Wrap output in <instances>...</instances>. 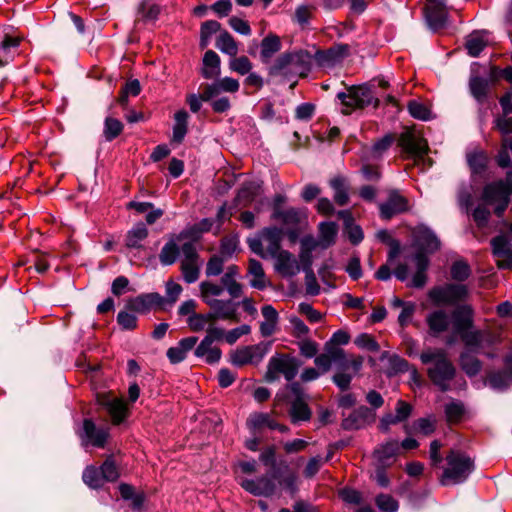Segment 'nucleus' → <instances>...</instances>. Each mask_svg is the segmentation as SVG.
I'll list each match as a JSON object with an SVG mask.
<instances>
[{
    "label": "nucleus",
    "mask_w": 512,
    "mask_h": 512,
    "mask_svg": "<svg viewBox=\"0 0 512 512\" xmlns=\"http://www.w3.org/2000/svg\"><path fill=\"white\" fill-rule=\"evenodd\" d=\"M422 364H431L427 369V375L431 382L442 392L451 389L450 382L456 376V368L442 348H427L420 354Z\"/></svg>",
    "instance_id": "1"
},
{
    "label": "nucleus",
    "mask_w": 512,
    "mask_h": 512,
    "mask_svg": "<svg viewBox=\"0 0 512 512\" xmlns=\"http://www.w3.org/2000/svg\"><path fill=\"white\" fill-rule=\"evenodd\" d=\"M312 57L303 50L283 53L269 67V75L291 82L293 87L298 77H306L311 70Z\"/></svg>",
    "instance_id": "2"
},
{
    "label": "nucleus",
    "mask_w": 512,
    "mask_h": 512,
    "mask_svg": "<svg viewBox=\"0 0 512 512\" xmlns=\"http://www.w3.org/2000/svg\"><path fill=\"white\" fill-rule=\"evenodd\" d=\"M286 473H280L278 478L273 477V472L269 475L261 476L257 479H244L241 481V487L254 496L270 497L276 493L277 484L285 487L292 495L297 491V476L290 471L288 465H284Z\"/></svg>",
    "instance_id": "3"
},
{
    "label": "nucleus",
    "mask_w": 512,
    "mask_h": 512,
    "mask_svg": "<svg viewBox=\"0 0 512 512\" xmlns=\"http://www.w3.org/2000/svg\"><path fill=\"white\" fill-rule=\"evenodd\" d=\"M446 468L443 470L440 483L443 486L465 482L474 471V461L464 452L451 449L446 457Z\"/></svg>",
    "instance_id": "4"
},
{
    "label": "nucleus",
    "mask_w": 512,
    "mask_h": 512,
    "mask_svg": "<svg viewBox=\"0 0 512 512\" xmlns=\"http://www.w3.org/2000/svg\"><path fill=\"white\" fill-rule=\"evenodd\" d=\"M469 297V288L462 283H444L432 287L428 292L431 303L437 307H457Z\"/></svg>",
    "instance_id": "5"
},
{
    "label": "nucleus",
    "mask_w": 512,
    "mask_h": 512,
    "mask_svg": "<svg viewBox=\"0 0 512 512\" xmlns=\"http://www.w3.org/2000/svg\"><path fill=\"white\" fill-rule=\"evenodd\" d=\"M512 195V171L506 172L505 181L487 184L482 193V200L487 205H495L494 213L502 217Z\"/></svg>",
    "instance_id": "6"
},
{
    "label": "nucleus",
    "mask_w": 512,
    "mask_h": 512,
    "mask_svg": "<svg viewBox=\"0 0 512 512\" xmlns=\"http://www.w3.org/2000/svg\"><path fill=\"white\" fill-rule=\"evenodd\" d=\"M300 365V361L289 354H276L269 359L265 380L274 382L283 375L290 382L296 377Z\"/></svg>",
    "instance_id": "7"
},
{
    "label": "nucleus",
    "mask_w": 512,
    "mask_h": 512,
    "mask_svg": "<svg viewBox=\"0 0 512 512\" xmlns=\"http://www.w3.org/2000/svg\"><path fill=\"white\" fill-rule=\"evenodd\" d=\"M291 393L288 398L290 408L288 414L293 424L307 422L311 419L312 411L307 403V395L298 382H292L286 386Z\"/></svg>",
    "instance_id": "8"
},
{
    "label": "nucleus",
    "mask_w": 512,
    "mask_h": 512,
    "mask_svg": "<svg viewBox=\"0 0 512 512\" xmlns=\"http://www.w3.org/2000/svg\"><path fill=\"white\" fill-rule=\"evenodd\" d=\"M337 98L347 108L344 113H349L353 109H363L370 105L376 108L379 104V100L367 86L350 87L347 93L339 92Z\"/></svg>",
    "instance_id": "9"
},
{
    "label": "nucleus",
    "mask_w": 512,
    "mask_h": 512,
    "mask_svg": "<svg viewBox=\"0 0 512 512\" xmlns=\"http://www.w3.org/2000/svg\"><path fill=\"white\" fill-rule=\"evenodd\" d=\"M77 434L83 446L91 445L96 448H104L110 436V428L108 426L98 427L92 419L85 418Z\"/></svg>",
    "instance_id": "10"
},
{
    "label": "nucleus",
    "mask_w": 512,
    "mask_h": 512,
    "mask_svg": "<svg viewBox=\"0 0 512 512\" xmlns=\"http://www.w3.org/2000/svg\"><path fill=\"white\" fill-rule=\"evenodd\" d=\"M491 253L498 269H512V239L508 234L501 233L490 240Z\"/></svg>",
    "instance_id": "11"
},
{
    "label": "nucleus",
    "mask_w": 512,
    "mask_h": 512,
    "mask_svg": "<svg viewBox=\"0 0 512 512\" xmlns=\"http://www.w3.org/2000/svg\"><path fill=\"white\" fill-rule=\"evenodd\" d=\"M183 259L181 272L186 283L191 284L198 280L200 275L199 254L193 242H185L181 246Z\"/></svg>",
    "instance_id": "12"
},
{
    "label": "nucleus",
    "mask_w": 512,
    "mask_h": 512,
    "mask_svg": "<svg viewBox=\"0 0 512 512\" xmlns=\"http://www.w3.org/2000/svg\"><path fill=\"white\" fill-rule=\"evenodd\" d=\"M424 12L427 25L432 31L436 32L447 26L449 15L444 0H426Z\"/></svg>",
    "instance_id": "13"
},
{
    "label": "nucleus",
    "mask_w": 512,
    "mask_h": 512,
    "mask_svg": "<svg viewBox=\"0 0 512 512\" xmlns=\"http://www.w3.org/2000/svg\"><path fill=\"white\" fill-rule=\"evenodd\" d=\"M266 353L267 349L262 344L243 346L231 353L230 362L238 367L247 364H258Z\"/></svg>",
    "instance_id": "14"
},
{
    "label": "nucleus",
    "mask_w": 512,
    "mask_h": 512,
    "mask_svg": "<svg viewBox=\"0 0 512 512\" xmlns=\"http://www.w3.org/2000/svg\"><path fill=\"white\" fill-rule=\"evenodd\" d=\"M409 209V202L398 190H390L388 198L379 205L380 216L385 220L391 219L397 214L404 213Z\"/></svg>",
    "instance_id": "15"
},
{
    "label": "nucleus",
    "mask_w": 512,
    "mask_h": 512,
    "mask_svg": "<svg viewBox=\"0 0 512 512\" xmlns=\"http://www.w3.org/2000/svg\"><path fill=\"white\" fill-rule=\"evenodd\" d=\"M98 402L110 415L114 425H119L126 419L128 409L123 399L110 395H102L99 396Z\"/></svg>",
    "instance_id": "16"
},
{
    "label": "nucleus",
    "mask_w": 512,
    "mask_h": 512,
    "mask_svg": "<svg viewBox=\"0 0 512 512\" xmlns=\"http://www.w3.org/2000/svg\"><path fill=\"white\" fill-rule=\"evenodd\" d=\"M349 54V47L346 44L335 45L327 50H318L315 53V61L320 67H333L341 62Z\"/></svg>",
    "instance_id": "17"
},
{
    "label": "nucleus",
    "mask_w": 512,
    "mask_h": 512,
    "mask_svg": "<svg viewBox=\"0 0 512 512\" xmlns=\"http://www.w3.org/2000/svg\"><path fill=\"white\" fill-rule=\"evenodd\" d=\"M474 311L470 305L464 304L455 307L451 313L453 332L460 335L473 327Z\"/></svg>",
    "instance_id": "18"
},
{
    "label": "nucleus",
    "mask_w": 512,
    "mask_h": 512,
    "mask_svg": "<svg viewBox=\"0 0 512 512\" xmlns=\"http://www.w3.org/2000/svg\"><path fill=\"white\" fill-rule=\"evenodd\" d=\"M398 142L405 152L416 157H423L428 150L426 140L410 130L401 133Z\"/></svg>",
    "instance_id": "19"
},
{
    "label": "nucleus",
    "mask_w": 512,
    "mask_h": 512,
    "mask_svg": "<svg viewBox=\"0 0 512 512\" xmlns=\"http://www.w3.org/2000/svg\"><path fill=\"white\" fill-rule=\"evenodd\" d=\"M400 451L397 440H389L378 445L373 452L376 466H391Z\"/></svg>",
    "instance_id": "20"
},
{
    "label": "nucleus",
    "mask_w": 512,
    "mask_h": 512,
    "mask_svg": "<svg viewBox=\"0 0 512 512\" xmlns=\"http://www.w3.org/2000/svg\"><path fill=\"white\" fill-rule=\"evenodd\" d=\"M187 237V231H182L178 235L170 237L159 253V261L162 265L169 266L177 261L181 251L178 243Z\"/></svg>",
    "instance_id": "21"
},
{
    "label": "nucleus",
    "mask_w": 512,
    "mask_h": 512,
    "mask_svg": "<svg viewBox=\"0 0 512 512\" xmlns=\"http://www.w3.org/2000/svg\"><path fill=\"white\" fill-rule=\"evenodd\" d=\"M374 413L366 406H361L353 410L342 421V427L345 430H358L374 420Z\"/></svg>",
    "instance_id": "22"
},
{
    "label": "nucleus",
    "mask_w": 512,
    "mask_h": 512,
    "mask_svg": "<svg viewBox=\"0 0 512 512\" xmlns=\"http://www.w3.org/2000/svg\"><path fill=\"white\" fill-rule=\"evenodd\" d=\"M207 305L215 311L219 320L239 321V303L234 302L232 298L228 300H207Z\"/></svg>",
    "instance_id": "23"
},
{
    "label": "nucleus",
    "mask_w": 512,
    "mask_h": 512,
    "mask_svg": "<svg viewBox=\"0 0 512 512\" xmlns=\"http://www.w3.org/2000/svg\"><path fill=\"white\" fill-rule=\"evenodd\" d=\"M331 354L338 366L339 372L351 371L353 374H357L362 368L364 362L362 356H351L348 358L345 351L338 347H332Z\"/></svg>",
    "instance_id": "24"
},
{
    "label": "nucleus",
    "mask_w": 512,
    "mask_h": 512,
    "mask_svg": "<svg viewBox=\"0 0 512 512\" xmlns=\"http://www.w3.org/2000/svg\"><path fill=\"white\" fill-rule=\"evenodd\" d=\"M428 333L431 337L437 338L447 332L450 327V318L446 311L437 309L426 316Z\"/></svg>",
    "instance_id": "25"
},
{
    "label": "nucleus",
    "mask_w": 512,
    "mask_h": 512,
    "mask_svg": "<svg viewBox=\"0 0 512 512\" xmlns=\"http://www.w3.org/2000/svg\"><path fill=\"white\" fill-rule=\"evenodd\" d=\"M414 239L417 246L420 248L419 252L424 254L434 253L440 248V240L431 229L425 226H419L416 228L414 232Z\"/></svg>",
    "instance_id": "26"
},
{
    "label": "nucleus",
    "mask_w": 512,
    "mask_h": 512,
    "mask_svg": "<svg viewBox=\"0 0 512 512\" xmlns=\"http://www.w3.org/2000/svg\"><path fill=\"white\" fill-rule=\"evenodd\" d=\"M164 303H166V299L159 293H148L131 299L128 307L135 312L146 313L152 307H162Z\"/></svg>",
    "instance_id": "27"
},
{
    "label": "nucleus",
    "mask_w": 512,
    "mask_h": 512,
    "mask_svg": "<svg viewBox=\"0 0 512 512\" xmlns=\"http://www.w3.org/2000/svg\"><path fill=\"white\" fill-rule=\"evenodd\" d=\"M488 383L498 390H504L512 384V353L506 356L503 370L489 374Z\"/></svg>",
    "instance_id": "28"
},
{
    "label": "nucleus",
    "mask_w": 512,
    "mask_h": 512,
    "mask_svg": "<svg viewBox=\"0 0 512 512\" xmlns=\"http://www.w3.org/2000/svg\"><path fill=\"white\" fill-rule=\"evenodd\" d=\"M413 261L415 262L417 270L411 281L408 283V286L412 288H422L427 282L426 271L429 267V259L426 254L417 252L413 256Z\"/></svg>",
    "instance_id": "29"
},
{
    "label": "nucleus",
    "mask_w": 512,
    "mask_h": 512,
    "mask_svg": "<svg viewBox=\"0 0 512 512\" xmlns=\"http://www.w3.org/2000/svg\"><path fill=\"white\" fill-rule=\"evenodd\" d=\"M264 320L260 323V333L263 337L272 336L277 330L279 314L272 305H264L261 308Z\"/></svg>",
    "instance_id": "30"
},
{
    "label": "nucleus",
    "mask_w": 512,
    "mask_h": 512,
    "mask_svg": "<svg viewBox=\"0 0 512 512\" xmlns=\"http://www.w3.org/2000/svg\"><path fill=\"white\" fill-rule=\"evenodd\" d=\"M274 258L276 259L275 269L281 275L294 276L299 272V265L290 252L282 250Z\"/></svg>",
    "instance_id": "31"
},
{
    "label": "nucleus",
    "mask_w": 512,
    "mask_h": 512,
    "mask_svg": "<svg viewBox=\"0 0 512 512\" xmlns=\"http://www.w3.org/2000/svg\"><path fill=\"white\" fill-rule=\"evenodd\" d=\"M459 337L467 348L466 351L479 353L483 347V343L488 338V334L482 330L470 329L460 334Z\"/></svg>",
    "instance_id": "32"
},
{
    "label": "nucleus",
    "mask_w": 512,
    "mask_h": 512,
    "mask_svg": "<svg viewBox=\"0 0 512 512\" xmlns=\"http://www.w3.org/2000/svg\"><path fill=\"white\" fill-rule=\"evenodd\" d=\"M195 356L204 358L208 364L218 363L221 359L222 352L220 348L214 346L213 343L209 342L208 339H202L199 345L196 347Z\"/></svg>",
    "instance_id": "33"
},
{
    "label": "nucleus",
    "mask_w": 512,
    "mask_h": 512,
    "mask_svg": "<svg viewBox=\"0 0 512 512\" xmlns=\"http://www.w3.org/2000/svg\"><path fill=\"white\" fill-rule=\"evenodd\" d=\"M276 420L269 413L254 412L247 419V427L254 434L264 428L274 430Z\"/></svg>",
    "instance_id": "34"
},
{
    "label": "nucleus",
    "mask_w": 512,
    "mask_h": 512,
    "mask_svg": "<svg viewBox=\"0 0 512 512\" xmlns=\"http://www.w3.org/2000/svg\"><path fill=\"white\" fill-rule=\"evenodd\" d=\"M201 74L205 79H214L220 74V57L213 50L205 52Z\"/></svg>",
    "instance_id": "35"
},
{
    "label": "nucleus",
    "mask_w": 512,
    "mask_h": 512,
    "mask_svg": "<svg viewBox=\"0 0 512 512\" xmlns=\"http://www.w3.org/2000/svg\"><path fill=\"white\" fill-rule=\"evenodd\" d=\"M330 187L334 191V201L339 206H345L349 202V183L343 176H337L330 180Z\"/></svg>",
    "instance_id": "36"
},
{
    "label": "nucleus",
    "mask_w": 512,
    "mask_h": 512,
    "mask_svg": "<svg viewBox=\"0 0 512 512\" xmlns=\"http://www.w3.org/2000/svg\"><path fill=\"white\" fill-rule=\"evenodd\" d=\"M248 275L251 276L249 281L251 287L258 290H264L267 287L268 281L266 280L262 264L258 260H249Z\"/></svg>",
    "instance_id": "37"
},
{
    "label": "nucleus",
    "mask_w": 512,
    "mask_h": 512,
    "mask_svg": "<svg viewBox=\"0 0 512 512\" xmlns=\"http://www.w3.org/2000/svg\"><path fill=\"white\" fill-rule=\"evenodd\" d=\"M474 352L464 351L460 354L459 362L461 369L469 377H474L482 370V362L473 355Z\"/></svg>",
    "instance_id": "38"
},
{
    "label": "nucleus",
    "mask_w": 512,
    "mask_h": 512,
    "mask_svg": "<svg viewBox=\"0 0 512 512\" xmlns=\"http://www.w3.org/2000/svg\"><path fill=\"white\" fill-rule=\"evenodd\" d=\"M444 413L448 424H458L463 420L466 408L462 401L453 399L444 406Z\"/></svg>",
    "instance_id": "39"
},
{
    "label": "nucleus",
    "mask_w": 512,
    "mask_h": 512,
    "mask_svg": "<svg viewBox=\"0 0 512 512\" xmlns=\"http://www.w3.org/2000/svg\"><path fill=\"white\" fill-rule=\"evenodd\" d=\"M259 185L255 182H245L235 197V206H248L257 196Z\"/></svg>",
    "instance_id": "40"
},
{
    "label": "nucleus",
    "mask_w": 512,
    "mask_h": 512,
    "mask_svg": "<svg viewBox=\"0 0 512 512\" xmlns=\"http://www.w3.org/2000/svg\"><path fill=\"white\" fill-rule=\"evenodd\" d=\"M189 114L185 110H179L174 115L173 137L172 140L176 143H181L188 131Z\"/></svg>",
    "instance_id": "41"
},
{
    "label": "nucleus",
    "mask_w": 512,
    "mask_h": 512,
    "mask_svg": "<svg viewBox=\"0 0 512 512\" xmlns=\"http://www.w3.org/2000/svg\"><path fill=\"white\" fill-rule=\"evenodd\" d=\"M281 41L277 35L270 34L261 41L260 56L263 62H268L272 56L280 51Z\"/></svg>",
    "instance_id": "42"
},
{
    "label": "nucleus",
    "mask_w": 512,
    "mask_h": 512,
    "mask_svg": "<svg viewBox=\"0 0 512 512\" xmlns=\"http://www.w3.org/2000/svg\"><path fill=\"white\" fill-rule=\"evenodd\" d=\"M264 241L267 242V254L275 257L282 250L281 248V231L278 228H267L263 232Z\"/></svg>",
    "instance_id": "43"
},
{
    "label": "nucleus",
    "mask_w": 512,
    "mask_h": 512,
    "mask_svg": "<svg viewBox=\"0 0 512 512\" xmlns=\"http://www.w3.org/2000/svg\"><path fill=\"white\" fill-rule=\"evenodd\" d=\"M319 246L326 249L335 243L337 226L333 222H322L319 226Z\"/></svg>",
    "instance_id": "44"
},
{
    "label": "nucleus",
    "mask_w": 512,
    "mask_h": 512,
    "mask_svg": "<svg viewBox=\"0 0 512 512\" xmlns=\"http://www.w3.org/2000/svg\"><path fill=\"white\" fill-rule=\"evenodd\" d=\"M148 236V229L145 224L138 223L126 235V246L128 248H140L141 242Z\"/></svg>",
    "instance_id": "45"
},
{
    "label": "nucleus",
    "mask_w": 512,
    "mask_h": 512,
    "mask_svg": "<svg viewBox=\"0 0 512 512\" xmlns=\"http://www.w3.org/2000/svg\"><path fill=\"white\" fill-rule=\"evenodd\" d=\"M19 43L20 39L18 37L5 36L0 44V67L5 66L12 60L13 53L11 50L17 48Z\"/></svg>",
    "instance_id": "46"
},
{
    "label": "nucleus",
    "mask_w": 512,
    "mask_h": 512,
    "mask_svg": "<svg viewBox=\"0 0 512 512\" xmlns=\"http://www.w3.org/2000/svg\"><path fill=\"white\" fill-rule=\"evenodd\" d=\"M216 47L222 53H225L231 57L236 56L239 50L237 42L232 37V35L227 31H223L220 33L216 40Z\"/></svg>",
    "instance_id": "47"
},
{
    "label": "nucleus",
    "mask_w": 512,
    "mask_h": 512,
    "mask_svg": "<svg viewBox=\"0 0 512 512\" xmlns=\"http://www.w3.org/2000/svg\"><path fill=\"white\" fill-rule=\"evenodd\" d=\"M467 162L473 174H481L487 168L488 158L484 151L476 150L467 155Z\"/></svg>",
    "instance_id": "48"
},
{
    "label": "nucleus",
    "mask_w": 512,
    "mask_h": 512,
    "mask_svg": "<svg viewBox=\"0 0 512 512\" xmlns=\"http://www.w3.org/2000/svg\"><path fill=\"white\" fill-rule=\"evenodd\" d=\"M437 420L436 417L430 415L428 417H422L415 420L412 424V430L416 434H420L423 436H429L433 434L436 430Z\"/></svg>",
    "instance_id": "49"
},
{
    "label": "nucleus",
    "mask_w": 512,
    "mask_h": 512,
    "mask_svg": "<svg viewBox=\"0 0 512 512\" xmlns=\"http://www.w3.org/2000/svg\"><path fill=\"white\" fill-rule=\"evenodd\" d=\"M82 479L84 483L92 489H99L105 483L100 469L95 466L86 467L83 471Z\"/></svg>",
    "instance_id": "50"
},
{
    "label": "nucleus",
    "mask_w": 512,
    "mask_h": 512,
    "mask_svg": "<svg viewBox=\"0 0 512 512\" xmlns=\"http://www.w3.org/2000/svg\"><path fill=\"white\" fill-rule=\"evenodd\" d=\"M276 449L274 446H269L265 448L260 456L259 460L265 465L271 468V472H273V477L278 478L280 473H286L284 468H280L276 464Z\"/></svg>",
    "instance_id": "51"
},
{
    "label": "nucleus",
    "mask_w": 512,
    "mask_h": 512,
    "mask_svg": "<svg viewBox=\"0 0 512 512\" xmlns=\"http://www.w3.org/2000/svg\"><path fill=\"white\" fill-rule=\"evenodd\" d=\"M124 125L123 123L113 117H106L104 121V128H103V136L106 141H113L116 139L123 131Z\"/></svg>",
    "instance_id": "52"
},
{
    "label": "nucleus",
    "mask_w": 512,
    "mask_h": 512,
    "mask_svg": "<svg viewBox=\"0 0 512 512\" xmlns=\"http://www.w3.org/2000/svg\"><path fill=\"white\" fill-rule=\"evenodd\" d=\"M221 29V24L216 20H208L202 23L200 28V47L206 48L213 34Z\"/></svg>",
    "instance_id": "53"
},
{
    "label": "nucleus",
    "mask_w": 512,
    "mask_h": 512,
    "mask_svg": "<svg viewBox=\"0 0 512 512\" xmlns=\"http://www.w3.org/2000/svg\"><path fill=\"white\" fill-rule=\"evenodd\" d=\"M201 297L205 304L207 300H216L215 297L222 295L224 289L221 284H217L211 281H203L200 283Z\"/></svg>",
    "instance_id": "54"
},
{
    "label": "nucleus",
    "mask_w": 512,
    "mask_h": 512,
    "mask_svg": "<svg viewBox=\"0 0 512 512\" xmlns=\"http://www.w3.org/2000/svg\"><path fill=\"white\" fill-rule=\"evenodd\" d=\"M410 370V364L404 358L394 354L388 359L387 375L394 376L399 373H405Z\"/></svg>",
    "instance_id": "55"
},
{
    "label": "nucleus",
    "mask_w": 512,
    "mask_h": 512,
    "mask_svg": "<svg viewBox=\"0 0 512 512\" xmlns=\"http://www.w3.org/2000/svg\"><path fill=\"white\" fill-rule=\"evenodd\" d=\"M99 469L105 482H115L120 476L119 469L113 459V456L107 457Z\"/></svg>",
    "instance_id": "56"
},
{
    "label": "nucleus",
    "mask_w": 512,
    "mask_h": 512,
    "mask_svg": "<svg viewBox=\"0 0 512 512\" xmlns=\"http://www.w3.org/2000/svg\"><path fill=\"white\" fill-rule=\"evenodd\" d=\"M407 109L409 114L418 120L427 121L431 118V111L420 101L411 100L408 102Z\"/></svg>",
    "instance_id": "57"
},
{
    "label": "nucleus",
    "mask_w": 512,
    "mask_h": 512,
    "mask_svg": "<svg viewBox=\"0 0 512 512\" xmlns=\"http://www.w3.org/2000/svg\"><path fill=\"white\" fill-rule=\"evenodd\" d=\"M273 218L281 220L284 224H297L299 222V213L295 208L283 210L276 206L273 211Z\"/></svg>",
    "instance_id": "58"
},
{
    "label": "nucleus",
    "mask_w": 512,
    "mask_h": 512,
    "mask_svg": "<svg viewBox=\"0 0 512 512\" xmlns=\"http://www.w3.org/2000/svg\"><path fill=\"white\" fill-rule=\"evenodd\" d=\"M451 278L457 282H463L471 275L470 266L464 261H456L450 269Z\"/></svg>",
    "instance_id": "59"
},
{
    "label": "nucleus",
    "mask_w": 512,
    "mask_h": 512,
    "mask_svg": "<svg viewBox=\"0 0 512 512\" xmlns=\"http://www.w3.org/2000/svg\"><path fill=\"white\" fill-rule=\"evenodd\" d=\"M315 6L312 4H302L299 5L295 9V13L293 16V21L298 23L301 26H305L309 23L313 12L315 11Z\"/></svg>",
    "instance_id": "60"
},
{
    "label": "nucleus",
    "mask_w": 512,
    "mask_h": 512,
    "mask_svg": "<svg viewBox=\"0 0 512 512\" xmlns=\"http://www.w3.org/2000/svg\"><path fill=\"white\" fill-rule=\"evenodd\" d=\"M221 285L223 289H226L232 299L241 297L243 293L242 285L229 274H225L221 277Z\"/></svg>",
    "instance_id": "61"
},
{
    "label": "nucleus",
    "mask_w": 512,
    "mask_h": 512,
    "mask_svg": "<svg viewBox=\"0 0 512 512\" xmlns=\"http://www.w3.org/2000/svg\"><path fill=\"white\" fill-rule=\"evenodd\" d=\"M395 138L392 134H387L374 142L371 147V154L374 158H380L393 144Z\"/></svg>",
    "instance_id": "62"
},
{
    "label": "nucleus",
    "mask_w": 512,
    "mask_h": 512,
    "mask_svg": "<svg viewBox=\"0 0 512 512\" xmlns=\"http://www.w3.org/2000/svg\"><path fill=\"white\" fill-rule=\"evenodd\" d=\"M486 42L477 34H472L466 41V49L472 57H477L485 48Z\"/></svg>",
    "instance_id": "63"
},
{
    "label": "nucleus",
    "mask_w": 512,
    "mask_h": 512,
    "mask_svg": "<svg viewBox=\"0 0 512 512\" xmlns=\"http://www.w3.org/2000/svg\"><path fill=\"white\" fill-rule=\"evenodd\" d=\"M375 503L381 512H396L398 510V502L388 494H379Z\"/></svg>",
    "instance_id": "64"
}]
</instances>
